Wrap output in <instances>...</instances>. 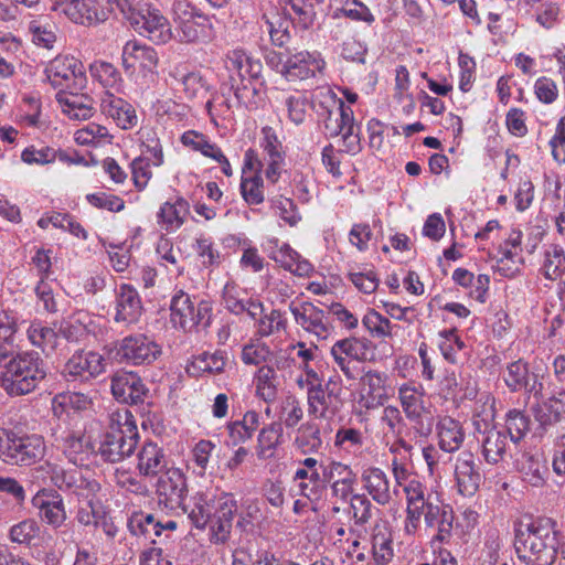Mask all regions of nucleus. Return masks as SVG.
I'll return each instance as SVG.
<instances>
[{
    "label": "nucleus",
    "mask_w": 565,
    "mask_h": 565,
    "mask_svg": "<svg viewBox=\"0 0 565 565\" xmlns=\"http://www.w3.org/2000/svg\"><path fill=\"white\" fill-rule=\"evenodd\" d=\"M557 544L556 532L548 521H535L519 529L514 541L518 557L527 565H552Z\"/></svg>",
    "instance_id": "nucleus-1"
},
{
    "label": "nucleus",
    "mask_w": 565,
    "mask_h": 565,
    "mask_svg": "<svg viewBox=\"0 0 565 565\" xmlns=\"http://www.w3.org/2000/svg\"><path fill=\"white\" fill-rule=\"evenodd\" d=\"M45 377V362L38 352L17 353L0 374V387L9 396H22L33 392Z\"/></svg>",
    "instance_id": "nucleus-2"
},
{
    "label": "nucleus",
    "mask_w": 565,
    "mask_h": 565,
    "mask_svg": "<svg viewBox=\"0 0 565 565\" xmlns=\"http://www.w3.org/2000/svg\"><path fill=\"white\" fill-rule=\"evenodd\" d=\"M127 409H118L108 415L109 430L99 446V455L105 461L118 462L130 456L138 441L137 426Z\"/></svg>",
    "instance_id": "nucleus-3"
},
{
    "label": "nucleus",
    "mask_w": 565,
    "mask_h": 565,
    "mask_svg": "<svg viewBox=\"0 0 565 565\" xmlns=\"http://www.w3.org/2000/svg\"><path fill=\"white\" fill-rule=\"evenodd\" d=\"M131 26L154 43H166L171 36L169 21L161 12L142 0H115Z\"/></svg>",
    "instance_id": "nucleus-4"
},
{
    "label": "nucleus",
    "mask_w": 565,
    "mask_h": 565,
    "mask_svg": "<svg viewBox=\"0 0 565 565\" xmlns=\"http://www.w3.org/2000/svg\"><path fill=\"white\" fill-rule=\"evenodd\" d=\"M45 448L40 435L0 428V460L9 466H32L44 457Z\"/></svg>",
    "instance_id": "nucleus-5"
},
{
    "label": "nucleus",
    "mask_w": 565,
    "mask_h": 565,
    "mask_svg": "<svg viewBox=\"0 0 565 565\" xmlns=\"http://www.w3.org/2000/svg\"><path fill=\"white\" fill-rule=\"evenodd\" d=\"M172 14L181 41L186 43L207 42L213 38L211 18L188 1H174Z\"/></svg>",
    "instance_id": "nucleus-6"
},
{
    "label": "nucleus",
    "mask_w": 565,
    "mask_h": 565,
    "mask_svg": "<svg viewBox=\"0 0 565 565\" xmlns=\"http://www.w3.org/2000/svg\"><path fill=\"white\" fill-rule=\"evenodd\" d=\"M342 387L332 381L311 384L307 391L308 412L316 418L331 420L343 408Z\"/></svg>",
    "instance_id": "nucleus-7"
},
{
    "label": "nucleus",
    "mask_w": 565,
    "mask_h": 565,
    "mask_svg": "<svg viewBox=\"0 0 565 565\" xmlns=\"http://www.w3.org/2000/svg\"><path fill=\"white\" fill-rule=\"evenodd\" d=\"M47 82L58 92L79 90L86 83L83 65L75 57L58 55L45 67Z\"/></svg>",
    "instance_id": "nucleus-8"
},
{
    "label": "nucleus",
    "mask_w": 565,
    "mask_h": 565,
    "mask_svg": "<svg viewBox=\"0 0 565 565\" xmlns=\"http://www.w3.org/2000/svg\"><path fill=\"white\" fill-rule=\"evenodd\" d=\"M170 310L172 324L185 332L192 331L198 326L207 328L211 323V307L209 302L201 301L195 307L190 296L183 292L172 298Z\"/></svg>",
    "instance_id": "nucleus-9"
},
{
    "label": "nucleus",
    "mask_w": 565,
    "mask_h": 565,
    "mask_svg": "<svg viewBox=\"0 0 565 565\" xmlns=\"http://www.w3.org/2000/svg\"><path fill=\"white\" fill-rule=\"evenodd\" d=\"M156 494L159 507L170 511L177 509L188 511V507L184 505L188 494L186 478L180 469L169 468L159 476Z\"/></svg>",
    "instance_id": "nucleus-10"
},
{
    "label": "nucleus",
    "mask_w": 565,
    "mask_h": 565,
    "mask_svg": "<svg viewBox=\"0 0 565 565\" xmlns=\"http://www.w3.org/2000/svg\"><path fill=\"white\" fill-rule=\"evenodd\" d=\"M289 309L295 322L317 340H327L334 333V327L329 321L327 313L312 302L296 303L291 301Z\"/></svg>",
    "instance_id": "nucleus-11"
},
{
    "label": "nucleus",
    "mask_w": 565,
    "mask_h": 565,
    "mask_svg": "<svg viewBox=\"0 0 565 565\" xmlns=\"http://www.w3.org/2000/svg\"><path fill=\"white\" fill-rule=\"evenodd\" d=\"M51 473L52 483L62 491L76 494L79 498L96 497L100 484L95 479L86 478L76 468L65 469L57 465L45 462Z\"/></svg>",
    "instance_id": "nucleus-12"
},
{
    "label": "nucleus",
    "mask_w": 565,
    "mask_h": 565,
    "mask_svg": "<svg viewBox=\"0 0 565 565\" xmlns=\"http://www.w3.org/2000/svg\"><path fill=\"white\" fill-rule=\"evenodd\" d=\"M372 342L366 338L350 337L338 340L331 348V355L337 365L349 379H354L351 360L364 362L370 360Z\"/></svg>",
    "instance_id": "nucleus-13"
},
{
    "label": "nucleus",
    "mask_w": 565,
    "mask_h": 565,
    "mask_svg": "<svg viewBox=\"0 0 565 565\" xmlns=\"http://www.w3.org/2000/svg\"><path fill=\"white\" fill-rule=\"evenodd\" d=\"M160 352L159 345L142 334L126 337L116 347L118 361L134 365L150 364Z\"/></svg>",
    "instance_id": "nucleus-14"
},
{
    "label": "nucleus",
    "mask_w": 565,
    "mask_h": 565,
    "mask_svg": "<svg viewBox=\"0 0 565 565\" xmlns=\"http://www.w3.org/2000/svg\"><path fill=\"white\" fill-rule=\"evenodd\" d=\"M106 360L96 351H76L66 362L63 373L67 380L89 381L105 372Z\"/></svg>",
    "instance_id": "nucleus-15"
},
{
    "label": "nucleus",
    "mask_w": 565,
    "mask_h": 565,
    "mask_svg": "<svg viewBox=\"0 0 565 565\" xmlns=\"http://www.w3.org/2000/svg\"><path fill=\"white\" fill-rule=\"evenodd\" d=\"M237 511V502L233 494L222 492L218 495V505L210 523V540L214 544H224L230 539L233 518Z\"/></svg>",
    "instance_id": "nucleus-16"
},
{
    "label": "nucleus",
    "mask_w": 565,
    "mask_h": 565,
    "mask_svg": "<svg viewBox=\"0 0 565 565\" xmlns=\"http://www.w3.org/2000/svg\"><path fill=\"white\" fill-rule=\"evenodd\" d=\"M455 478L460 494L470 498L477 493L482 477L472 452L463 451L458 456L455 466Z\"/></svg>",
    "instance_id": "nucleus-17"
},
{
    "label": "nucleus",
    "mask_w": 565,
    "mask_h": 565,
    "mask_svg": "<svg viewBox=\"0 0 565 565\" xmlns=\"http://www.w3.org/2000/svg\"><path fill=\"white\" fill-rule=\"evenodd\" d=\"M121 58L126 70L139 67L152 79L157 75L159 55L151 46L139 44L137 41H128L122 47Z\"/></svg>",
    "instance_id": "nucleus-18"
},
{
    "label": "nucleus",
    "mask_w": 565,
    "mask_h": 565,
    "mask_svg": "<svg viewBox=\"0 0 565 565\" xmlns=\"http://www.w3.org/2000/svg\"><path fill=\"white\" fill-rule=\"evenodd\" d=\"M324 61L309 52H298L291 55L282 65L280 73L289 81L307 79L321 73Z\"/></svg>",
    "instance_id": "nucleus-19"
},
{
    "label": "nucleus",
    "mask_w": 565,
    "mask_h": 565,
    "mask_svg": "<svg viewBox=\"0 0 565 565\" xmlns=\"http://www.w3.org/2000/svg\"><path fill=\"white\" fill-rule=\"evenodd\" d=\"M148 390L141 379L131 372L115 374L111 379V393L124 404L137 405L143 402Z\"/></svg>",
    "instance_id": "nucleus-20"
},
{
    "label": "nucleus",
    "mask_w": 565,
    "mask_h": 565,
    "mask_svg": "<svg viewBox=\"0 0 565 565\" xmlns=\"http://www.w3.org/2000/svg\"><path fill=\"white\" fill-rule=\"evenodd\" d=\"M58 447L75 466L88 465L90 456L94 455L92 438L83 431H67L61 437Z\"/></svg>",
    "instance_id": "nucleus-21"
},
{
    "label": "nucleus",
    "mask_w": 565,
    "mask_h": 565,
    "mask_svg": "<svg viewBox=\"0 0 565 565\" xmlns=\"http://www.w3.org/2000/svg\"><path fill=\"white\" fill-rule=\"evenodd\" d=\"M361 482L366 493L379 505L385 507L392 501L394 491L391 490L387 475L381 468H364L361 472Z\"/></svg>",
    "instance_id": "nucleus-22"
},
{
    "label": "nucleus",
    "mask_w": 565,
    "mask_h": 565,
    "mask_svg": "<svg viewBox=\"0 0 565 565\" xmlns=\"http://www.w3.org/2000/svg\"><path fill=\"white\" fill-rule=\"evenodd\" d=\"M100 109L104 115L111 118L121 129H131L138 122L134 106L108 90L102 98Z\"/></svg>",
    "instance_id": "nucleus-23"
},
{
    "label": "nucleus",
    "mask_w": 565,
    "mask_h": 565,
    "mask_svg": "<svg viewBox=\"0 0 565 565\" xmlns=\"http://www.w3.org/2000/svg\"><path fill=\"white\" fill-rule=\"evenodd\" d=\"M387 376L379 371L370 370L360 379L361 399L366 409L383 405L387 398L386 383Z\"/></svg>",
    "instance_id": "nucleus-24"
},
{
    "label": "nucleus",
    "mask_w": 565,
    "mask_h": 565,
    "mask_svg": "<svg viewBox=\"0 0 565 565\" xmlns=\"http://www.w3.org/2000/svg\"><path fill=\"white\" fill-rule=\"evenodd\" d=\"M62 4L64 13L75 23L93 24L107 19L98 0H64Z\"/></svg>",
    "instance_id": "nucleus-25"
},
{
    "label": "nucleus",
    "mask_w": 565,
    "mask_h": 565,
    "mask_svg": "<svg viewBox=\"0 0 565 565\" xmlns=\"http://www.w3.org/2000/svg\"><path fill=\"white\" fill-rule=\"evenodd\" d=\"M168 460L161 447L147 441L137 454V469L143 477L153 478L162 475L168 468Z\"/></svg>",
    "instance_id": "nucleus-26"
},
{
    "label": "nucleus",
    "mask_w": 565,
    "mask_h": 565,
    "mask_svg": "<svg viewBox=\"0 0 565 565\" xmlns=\"http://www.w3.org/2000/svg\"><path fill=\"white\" fill-rule=\"evenodd\" d=\"M438 446L446 452L459 450L465 440L461 423L450 416H443L436 424Z\"/></svg>",
    "instance_id": "nucleus-27"
},
{
    "label": "nucleus",
    "mask_w": 565,
    "mask_h": 565,
    "mask_svg": "<svg viewBox=\"0 0 565 565\" xmlns=\"http://www.w3.org/2000/svg\"><path fill=\"white\" fill-rule=\"evenodd\" d=\"M56 99L62 107L64 114L71 119L84 120L93 116V100L77 90L67 89L58 92Z\"/></svg>",
    "instance_id": "nucleus-28"
},
{
    "label": "nucleus",
    "mask_w": 565,
    "mask_h": 565,
    "mask_svg": "<svg viewBox=\"0 0 565 565\" xmlns=\"http://www.w3.org/2000/svg\"><path fill=\"white\" fill-rule=\"evenodd\" d=\"M116 321L131 323L137 321L141 315L142 306L141 300L131 285H120L119 290L116 291Z\"/></svg>",
    "instance_id": "nucleus-29"
},
{
    "label": "nucleus",
    "mask_w": 565,
    "mask_h": 565,
    "mask_svg": "<svg viewBox=\"0 0 565 565\" xmlns=\"http://www.w3.org/2000/svg\"><path fill=\"white\" fill-rule=\"evenodd\" d=\"M375 565H387L394 557L393 534L387 523H376L371 533Z\"/></svg>",
    "instance_id": "nucleus-30"
},
{
    "label": "nucleus",
    "mask_w": 565,
    "mask_h": 565,
    "mask_svg": "<svg viewBox=\"0 0 565 565\" xmlns=\"http://www.w3.org/2000/svg\"><path fill=\"white\" fill-rule=\"evenodd\" d=\"M217 505L218 495L211 491L198 492L193 497V507L185 513L195 527L204 529L216 512Z\"/></svg>",
    "instance_id": "nucleus-31"
},
{
    "label": "nucleus",
    "mask_w": 565,
    "mask_h": 565,
    "mask_svg": "<svg viewBox=\"0 0 565 565\" xmlns=\"http://www.w3.org/2000/svg\"><path fill=\"white\" fill-rule=\"evenodd\" d=\"M481 454L484 461L489 465H498L503 461L508 454V439L505 431L495 427L484 431L481 440Z\"/></svg>",
    "instance_id": "nucleus-32"
},
{
    "label": "nucleus",
    "mask_w": 565,
    "mask_h": 565,
    "mask_svg": "<svg viewBox=\"0 0 565 565\" xmlns=\"http://www.w3.org/2000/svg\"><path fill=\"white\" fill-rule=\"evenodd\" d=\"M17 318L7 311H0V367H8L11 358L18 353L13 342L17 332Z\"/></svg>",
    "instance_id": "nucleus-33"
},
{
    "label": "nucleus",
    "mask_w": 565,
    "mask_h": 565,
    "mask_svg": "<svg viewBox=\"0 0 565 565\" xmlns=\"http://www.w3.org/2000/svg\"><path fill=\"white\" fill-rule=\"evenodd\" d=\"M516 469L521 473L523 481L530 486L541 488L545 484L547 468L539 457L527 452L522 454L516 459Z\"/></svg>",
    "instance_id": "nucleus-34"
},
{
    "label": "nucleus",
    "mask_w": 565,
    "mask_h": 565,
    "mask_svg": "<svg viewBox=\"0 0 565 565\" xmlns=\"http://www.w3.org/2000/svg\"><path fill=\"white\" fill-rule=\"evenodd\" d=\"M127 525L132 535L143 536L152 543L156 542L154 537L162 533V522L156 520L153 514L143 511L134 512Z\"/></svg>",
    "instance_id": "nucleus-35"
},
{
    "label": "nucleus",
    "mask_w": 565,
    "mask_h": 565,
    "mask_svg": "<svg viewBox=\"0 0 565 565\" xmlns=\"http://www.w3.org/2000/svg\"><path fill=\"white\" fill-rule=\"evenodd\" d=\"M503 380L513 392L521 390L532 391L535 384L534 375L530 374L527 364L522 360L514 361L508 365Z\"/></svg>",
    "instance_id": "nucleus-36"
},
{
    "label": "nucleus",
    "mask_w": 565,
    "mask_h": 565,
    "mask_svg": "<svg viewBox=\"0 0 565 565\" xmlns=\"http://www.w3.org/2000/svg\"><path fill=\"white\" fill-rule=\"evenodd\" d=\"M281 423L274 422L262 428L256 447L257 457L263 460L273 458L277 446L281 443Z\"/></svg>",
    "instance_id": "nucleus-37"
},
{
    "label": "nucleus",
    "mask_w": 565,
    "mask_h": 565,
    "mask_svg": "<svg viewBox=\"0 0 565 565\" xmlns=\"http://www.w3.org/2000/svg\"><path fill=\"white\" fill-rule=\"evenodd\" d=\"M33 504L39 508L41 519L53 527L61 526L66 520L63 500L58 494L54 500H44L40 495L33 499Z\"/></svg>",
    "instance_id": "nucleus-38"
},
{
    "label": "nucleus",
    "mask_w": 565,
    "mask_h": 565,
    "mask_svg": "<svg viewBox=\"0 0 565 565\" xmlns=\"http://www.w3.org/2000/svg\"><path fill=\"white\" fill-rule=\"evenodd\" d=\"M565 414V392H559L547 398L541 407L535 409V417L542 426L558 423Z\"/></svg>",
    "instance_id": "nucleus-39"
},
{
    "label": "nucleus",
    "mask_w": 565,
    "mask_h": 565,
    "mask_svg": "<svg viewBox=\"0 0 565 565\" xmlns=\"http://www.w3.org/2000/svg\"><path fill=\"white\" fill-rule=\"evenodd\" d=\"M256 394L266 403H273L277 398V373L269 364L263 365L257 372Z\"/></svg>",
    "instance_id": "nucleus-40"
},
{
    "label": "nucleus",
    "mask_w": 565,
    "mask_h": 565,
    "mask_svg": "<svg viewBox=\"0 0 565 565\" xmlns=\"http://www.w3.org/2000/svg\"><path fill=\"white\" fill-rule=\"evenodd\" d=\"M233 88L234 84L222 86L221 90L206 103V110L215 125H217L218 118H230L233 114L234 104L230 98Z\"/></svg>",
    "instance_id": "nucleus-41"
},
{
    "label": "nucleus",
    "mask_w": 565,
    "mask_h": 565,
    "mask_svg": "<svg viewBox=\"0 0 565 565\" xmlns=\"http://www.w3.org/2000/svg\"><path fill=\"white\" fill-rule=\"evenodd\" d=\"M376 510L371 499L365 493H354L349 500L348 513L355 525L363 526L373 518V511Z\"/></svg>",
    "instance_id": "nucleus-42"
},
{
    "label": "nucleus",
    "mask_w": 565,
    "mask_h": 565,
    "mask_svg": "<svg viewBox=\"0 0 565 565\" xmlns=\"http://www.w3.org/2000/svg\"><path fill=\"white\" fill-rule=\"evenodd\" d=\"M189 209L188 201L179 198L174 203L166 202L160 209L159 217L167 225V230L179 228L184 223Z\"/></svg>",
    "instance_id": "nucleus-43"
},
{
    "label": "nucleus",
    "mask_w": 565,
    "mask_h": 565,
    "mask_svg": "<svg viewBox=\"0 0 565 565\" xmlns=\"http://www.w3.org/2000/svg\"><path fill=\"white\" fill-rule=\"evenodd\" d=\"M295 444L302 449L303 452H316L322 446L320 428L317 423L308 420L298 428V436Z\"/></svg>",
    "instance_id": "nucleus-44"
},
{
    "label": "nucleus",
    "mask_w": 565,
    "mask_h": 565,
    "mask_svg": "<svg viewBox=\"0 0 565 565\" xmlns=\"http://www.w3.org/2000/svg\"><path fill=\"white\" fill-rule=\"evenodd\" d=\"M259 426V415L255 411H248L242 420L228 425L230 437L234 444L244 443L252 438Z\"/></svg>",
    "instance_id": "nucleus-45"
},
{
    "label": "nucleus",
    "mask_w": 565,
    "mask_h": 565,
    "mask_svg": "<svg viewBox=\"0 0 565 565\" xmlns=\"http://www.w3.org/2000/svg\"><path fill=\"white\" fill-rule=\"evenodd\" d=\"M531 419L522 411L510 409L505 415V431L514 444L521 441L530 431Z\"/></svg>",
    "instance_id": "nucleus-46"
},
{
    "label": "nucleus",
    "mask_w": 565,
    "mask_h": 565,
    "mask_svg": "<svg viewBox=\"0 0 565 565\" xmlns=\"http://www.w3.org/2000/svg\"><path fill=\"white\" fill-rule=\"evenodd\" d=\"M28 29L32 35V42L38 46L50 50L56 42L55 25L50 22L35 19L29 22Z\"/></svg>",
    "instance_id": "nucleus-47"
},
{
    "label": "nucleus",
    "mask_w": 565,
    "mask_h": 565,
    "mask_svg": "<svg viewBox=\"0 0 565 565\" xmlns=\"http://www.w3.org/2000/svg\"><path fill=\"white\" fill-rule=\"evenodd\" d=\"M362 324L373 338L379 339L392 338L395 328L386 317L375 310H369L364 315Z\"/></svg>",
    "instance_id": "nucleus-48"
},
{
    "label": "nucleus",
    "mask_w": 565,
    "mask_h": 565,
    "mask_svg": "<svg viewBox=\"0 0 565 565\" xmlns=\"http://www.w3.org/2000/svg\"><path fill=\"white\" fill-rule=\"evenodd\" d=\"M241 192L244 201L249 205H256L264 202L263 179L259 173L242 175Z\"/></svg>",
    "instance_id": "nucleus-49"
},
{
    "label": "nucleus",
    "mask_w": 565,
    "mask_h": 565,
    "mask_svg": "<svg viewBox=\"0 0 565 565\" xmlns=\"http://www.w3.org/2000/svg\"><path fill=\"white\" fill-rule=\"evenodd\" d=\"M28 335L32 344L41 348L44 352L54 351L57 345L58 337L53 328L34 323L29 328Z\"/></svg>",
    "instance_id": "nucleus-50"
},
{
    "label": "nucleus",
    "mask_w": 565,
    "mask_h": 565,
    "mask_svg": "<svg viewBox=\"0 0 565 565\" xmlns=\"http://www.w3.org/2000/svg\"><path fill=\"white\" fill-rule=\"evenodd\" d=\"M274 358L269 347L259 341H252L245 344L242 350V360L245 364L249 365L268 364L273 362Z\"/></svg>",
    "instance_id": "nucleus-51"
},
{
    "label": "nucleus",
    "mask_w": 565,
    "mask_h": 565,
    "mask_svg": "<svg viewBox=\"0 0 565 565\" xmlns=\"http://www.w3.org/2000/svg\"><path fill=\"white\" fill-rule=\"evenodd\" d=\"M285 105L289 119L296 125L305 121L308 110L311 108L309 99L300 92L289 95L285 100Z\"/></svg>",
    "instance_id": "nucleus-52"
},
{
    "label": "nucleus",
    "mask_w": 565,
    "mask_h": 565,
    "mask_svg": "<svg viewBox=\"0 0 565 565\" xmlns=\"http://www.w3.org/2000/svg\"><path fill=\"white\" fill-rule=\"evenodd\" d=\"M398 398L404 414L426 408L424 402V393L414 385H402L398 388Z\"/></svg>",
    "instance_id": "nucleus-53"
},
{
    "label": "nucleus",
    "mask_w": 565,
    "mask_h": 565,
    "mask_svg": "<svg viewBox=\"0 0 565 565\" xmlns=\"http://www.w3.org/2000/svg\"><path fill=\"white\" fill-rule=\"evenodd\" d=\"M341 15L355 21H364L369 24L374 21L370 9L359 0H347L342 8L334 11L333 18L339 19Z\"/></svg>",
    "instance_id": "nucleus-54"
},
{
    "label": "nucleus",
    "mask_w": 565,
    "mask_h": 565,
    "mask_svg": "<svg viewBox=\"0 0 565 565\" xmlns=\"http://www.w3.org/2000/svg\"><path fill=\"white\" fill-rule=\"evenodd\" d=\"M302 418L303 409L301 403L294 395L287 396L281 403L279 423L284 424L287 428H294Z\"/></svg>",
    "instance_id": "nucleus-55"
},
{
    "label": "nucleus",
    "mask_w": 565,
    "mask_h": 565,
    "mask_svg": "<svg viewBox=\"0 0 565 565\" xmlns=\"http://www.w3.org/2000/svg\"><path fill=\"white\" fill-rule=\"evenodd\" d=\"M343 120L347 130L339 135L343 141L342 151L354 154L360 151V138L354 125L353 111H344Z\"/></svg>",
    "instance_id": "nucleus-56"
},
{
    "label": "nucleus",
    "mask_w": 565,
    "mask_h": 565,
    "mask_svg": "<svg viewBox=\"0 0 565 565\" xmlns=\"http://www.w3.org/2000/svg\"><path fill=\"white\" fill-rule=\"evenodd\" d=\"M93 72L98 82L106 88H113L118 92L121 83V75L110 63L100 62L93 67Z\"/></svg>",
    "instance_id": "nucleus-57"
},
{
    "label": "nucleus",
    "mask_w": 565,
    "mask_h": 565,
    "mask_svg": "<svg viewBox=\"0 0 565 565\" xmlns=\"http://www.w3.org/2000/svg\"><path fill=\"white\" fill-rule=\"evenodd\" d=\"M353 111L350 106H345L342 100H339V106L335 110H328V116L324 119V131L330 137H337L344 130V111Z\"/></svg>",
    "instance_id": "nucleus-58"
},
{
    "label": "nucleus",
    "mask_w": 565,
    "mask_h": 565,
    "mask_svg": "<svg viewBox=\"0 0 565 565\" xmlns=\"http://www.w3.org/2000/svg\"><path fill=\"white\" fill-rule=\"evenodd\" d=\"M287 320L279 310L273 309L268 315L260 318L257 333L260 337H268L273 333L286 330Z\"/></svg>",
    "instance_id": "nucleus-59"
},
{
    "label": "nucleus",
    "mask_w": 565,
    "mask_h": 565,
    "mask_svg": "<svg viewBox=\"0 0 565 565\" xmlns=\"http://www.w3.org/2000/svg\"><path fill=\"white\" fill-rule=\"evenodd\" d=\"M405 416L418 436L427 437L431 434L434 427V416L427 407L422 411H413L408 414H405Z\"/></svg>",
    "instance_id": "nucleus-60"
},
{
    "label": "nucleus",
    "mask_w": 565,
    "mask_h": 565,
    "mask_svg": "<svg viewBox=\"0 0 565 565\" xmlns=\"http://www.w3.org/2000/svg\"><path fill=\"white\" fill-rule=\"evenodd\" d=\"M363 434L352 427H341L334 437V446L350 451L352 448H360L363 445Z\"/></svg>",
    "instance_id": "nucleus-61"
},
{
    "label": "nucleus",
    "mask_w": 565,
    "mask_h": 565,
    "mask_svg": "<svg viewBox=\"0 0 565 565\" xmlns=\"http://www.w3.org/2000/svg\"><path fill=\"white\" fill-rule=\"evenodd\" d=\"M194 366L203 372L220 373L226 364V356L223 351L214 353H202L195 358Z\"/></svg>",
    "instance_id": "nucleus-62"
},
{
    "label": "nucleus",
    "mask_w": 565,
    "mask_h": 565,
    "mask_svg": "<svg viewBox=\"0 0 565 565\" xmlns=\"http://www.w3.org/2000/svg\"><path fill=\"white\" fill-rule=\"evenodd\" d=\"M234 89L236 105L252 109L257 107L258 88L254 82H241Z\"/></svg>",
    "instance_id": "nucleus-63"
},
{
    "label": "nucleus",
    "mask_w": 565,
    "mask_h": 565,
    "mask_svg": "<svg viewBox=\"0 0 565 565\" xmlns=\"http://www.w3.org/2000/svg\"><path fill=\"white\" fill-rule=\"evenodd\" d=\"M565 264V253L561 247L553 246L551 250L546 252V260L544 264V273L546 279L557 280L562 279L559 276L561 266Z\"/></svg>",
    "instance_id": "nucleus-64"
}]
</instances>
